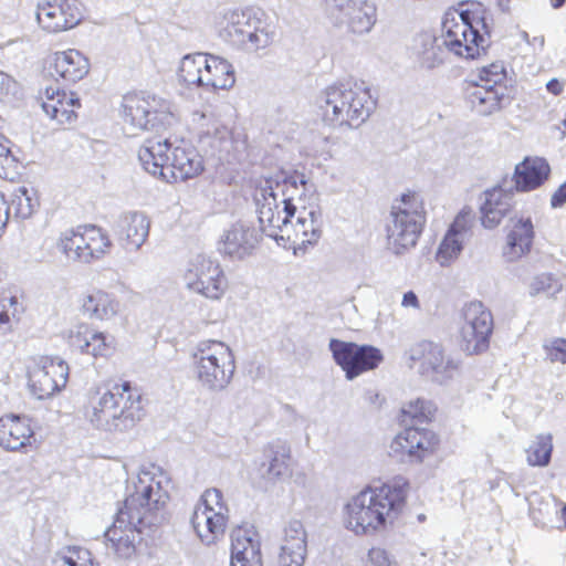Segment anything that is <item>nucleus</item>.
<instances>
[{
  "instance_id": "1",
  "label": "nucleus",
  "mask_w": 566,
  "mask_h": 566,
  "mask_svg": "<svg viewBox=\"0 0 566 566\" xmlns=\"http://www.w3.org/2000/svg\"><path fill=\"white\" fill-rule=\"evenodd\" d=\"M262 232L279 245L305 253L322 235V213L304 175L276 172L254 195Z\"/></svg>"
},
{
  "instance_id": "2",
  "label": "nucleus",
  "mask_w": 566,
  "mask_h": 566,
  "mask_svg": "<svg viewBox=\"0 0 566 566\" xmlns=\"http://www.w3.org/2000/svg\"><path fill=\"white\" fill-rule=\"evenodd\" d=\"M172 488L170 475L156 464L143 465L132 478L124 506L105 532V537L119 557H130L142 530L164 518Z\"/></svg>"
},
{
  "instance_id": "3",
  "label": "nucleus",
  "mask_w": 566,
  "mask_h": 566,
  "mask_svg": "<svg viewBox=\"0 0 566 566\" xmlns=\"http://www.w3.org/2000/svg\"><path fill=\"white\" fill-rule=\"evenodd\" d=\"M407 483L390 482L366 486L342 507V524L356 536H370L392 527L406 505Z\"/></svg>"
},
{
  "instance_id": "4",
  "label": "nucleus",
  "mask_w": 566,
  "mask_h": 566,
  "mask_svg": "<svg viewBox=\"0 0 566 566\" xmlns=\"http://www.w3.org/2000/svg\"><path fill=\"white\" fill-rule=\"evenodd\" d=\"M144 417L142 394L128 381L113 384L91 399L88 420L98 430L108 433L129 432Z\"/></svg>"
},
{
  "instance_id": "5",
  "label": "nucleus",
  "mask_w": 566,
  "mask_h": 566,
  "mask_svg": "<svg viewBox=\"0 0 566 566\" xmlns=\"http://www.w3.org/2000/svg\"><path fill=\"white\" fill-rule=\"evenodd\" d=\"M486 10L480 2L460 3L448 11L442 22V44L463 60L480 57L489 45Z\"/></svg>"
},
{
  "instance_id": "6",
  "label": "nucleus",
  "mask_w": 566,
  "mask_h": 566,
  "mask_svg": "<svg viewBox=\"0 0 566 566\" xmlns=\"http://www.w3.org/2000/svg\"><path fill=\"white\" fill-rule=\"evenodd\" d=\"M317 106L326 125L357 128L368 119L376 102L364 84H334L322 91Z\"/></svg>"
},
{
  "instance_id": "7",
  "label": "nucleus",
  "mask_w": 566,
  "mask_h": 566,
  "mask_svg": "<svg viewBox=\"0 0 566 566\" xmlns=\"http://www.w3.org/2000/svg\"><path fill=\"white\" fill-rule=\"evenodd\" d=\"M426 224L422 197L406 192L397 200L386 227L387 249L395 255H403L413 249Z\"/></svg>"
},
{
  "instance_id": "8",
  "label": "nucleus",
  "mask_w": 566,
  "mask_h": 566,
  "mask_svg": "<svg viewBox=\"0 0 566 566\" xmlns=\"http://www.w3.org/2000/svg\"><path fill=\"white\" fill-rule=\"evenodd\" d=\"M191 368L199 385L209 391L226 389L235 373V357L231 347L218 339L200 340L191 353Z\"/></svg>"
},
{
  "instance_id": "9",
  "label": "nucleus",
  "mask_w": 566,
  "mask_h": 566,
  "mask_svg": "<svg viewBox=\"0 0 566 566\" xmlns=\"http://www.w3.org/2000/svg\"><path fill=\"white\" fill-rule=\"evenodd\" d=\"M217 22L221 36L248 53L268 48L274 40L272 25L252 11L226 10Z\"/></svg>"
},
{
  "instance_id": "10",
  "label": "nucleus",
  "mask_w": 566,
  "mask_h": 566,
  "mask_svg": "<svg viewBox=\"0 0 566 566\" xmlns=\"http://www.w3.org/2000/svg\"><path fill=\"white\" fill-rule=\"evenodd\" d=\"M123 119L129 134L159 129L175 120L174 105L155 95L130 94L123 101Z\"/></svg>"
},
{
  "instance_id": "11",
  "label": "nucleus",
  "mask_w": 566,
  "mask_h": 566,
  "mask_svg": "<svg viewBox=\"0 0 566 566\" xmlns=\"http://www.w3.org/2000/svg\"><path fill=\"white\" fill-rule=\"evenodd\" d=\"M229 513V505L221 490L211 488L201 494L195 505L190 523L203 545H213L224 536Z\"/></svg>"
},
{
  "instance_id": "12",
  "label": "nucleus",
  "mask_w": 566,
  "mask_h": 566,
  "mask_svg": "<svg viewBox=\"0 0 566 566\" xmlns=\"http://www.w3.org/2000/svg\"><path fill=\"white\" fill-rule=\"evenodd\" d=\"M184 281L188 291L210 301H220L229 286L220 262L206 253L189 256L184 270Z\"/></svg>"
},
{
  "instance_id": "13",
  "label": "nucleus",
  "mask_w": 566,
  "mask_h": 566,
  "mask_svg": "<svg viewBox=\"0 0 566 566\" xmlns=\"http://www.w3.org/2000/svg\"><path fill=\"white\" fill-rule=\"evenodd\" d=\"M56 248L70 260L91 263L107 255L113 243L102 228L84 226L61 232Z\"/></svg>"
},
{
  "instance_id": "14",
  "label": "nucleus",
  "mask_w": 566,
  "mask_h": 566,
  "mask_svg": "<svg viewBox=\"0 0 566 566\" xmlns=\"http://www.w3.org/2000/svg\"><path fill=\"white\" fill-rule=\"evenodd\" d=\"M410 367L433 382L444 385L460 371V361L446 352L443 346L431 340L412 344L405 353Z\"/></svg>"
},
{
  "instance_id": "15",
  "label": "nucleus",
  "mask_w": 566,
  "mask_h": 566,
  "mask_svg": "<svg viewBox=\"0 0 566 566\" xmlns=\"http://www.w3.org/2000/svg\"><path fill=\"white\" fill-rule=\"evenodd\" d=\"M69 364L61 357H41L28 369V388L36 399H49L67 384Z\"/></svg>"
},
{
  "instance_id": "16",
  "label": "nucleus",
  "mask_w": 566,
  "mask_h": 566,
  "mask_svg": "<svg viewBox=\"0 0 566 566\" xmlns=\"http://www.w3.org/2000/svg\"><path fill=\"white\" fill-rule=\"evenodd\" d=\"M439 446L438 436L426 428L408 427L390 441L389 455L408 463H421L433 455Z\"/></svg>"
},
{
  "instance_id": "17",
  "label": "nucleus",
  "mask_w": 566,
  "mask_h": 566,
  "mask_svg": "<svg viewBox=\"0 0 566 566\" xmlns=\"http://www.w3.org/2000/svg\"><path fill=\"white\" fill-rule=\"evenodd\" d=\"M492 329L490 311L480 302L469 303L463 310V322L459 332L461 349L469 355L486 350Z\"/></svg>"
},
{
  "instance_id": "18",
  "label": "nucleus",
  "mask_w": 566,
  "mask_h": 566,
  "mask_svg": "<svg viewBox=\"0 0 566 566\" xmlns=\"http://www.w3.org/2000/svg\"><path fill=\"white\" fill-rule=\"evenodd\" d=\"M329 349L348 380L375 369L382 360L380 350L369 345L331 339Z\"/></svg>"
},
{
  "instance_id": "19",
  "label": "nucleus",
  "mask_w": 566,
  "mask_h": 566,
  "mask_svg": "<svg viewBox=\"0 0 566 566\" xmlns=\"http://www.w3.org/2000/svg\"><path fill=\"white\" fill-rule=\"evenodd\" d=\"M36 21L40 28L52 34L76 28L85 17L81 0H48L36 6Z\"/></svg>"
},
{
  "instance_id": "20",
  "label": "nucleus",
  "mask_w": 566,
  "mask_h": 566,
  "mask_svg": "<svg viewBox=\"0 0 566 566\" xmlns=\"http://www.w3.org/2000/svg\"><path fill=\"white\" fill-rule=\"evenodd\" d=\"M329 23L354 34L368 33L376 22V7L365 0H345L327 8Z\"/></svg>"
},
{
  "instance_id": "21",
  "label": "nucleus",
  "mask_w": 566,
  "mask_h": 566,
  "mask_svg": "<svg viewBox=\"0 0 566 566\" xmlns=\"http://www.w3.org/2000/svg\"><path fill=\"white\" fill-rule=\"evenodd\" d=\"M192 124L199 145L211 153H229L233 148L232 128L213 111L193 113Z\"/></svg>"
},
{
  "instance_id": "22",
  "label": "nucleus",
  "mask_w": 566,
  "mask_h": 566,
  "mask_svg": "<svg viewBox=\"0 0 566 566\" xmlns=\"http://www.w3.org/2000/svg\"><path fill=\"white\" fill-rule=\"evenodd\" d=\"M504 231L505 242L502 247V255L505 261L517 262L531 252L536 232L533 217L528 212L512 214Z\"/></svg>"
},
{
  "instance_id": "23",
  "label": "nucleus",
  "mask_w": 566,
  "mask_h": 566,
  "mask_svg": "<svg viewBox=\"0 0 566 566\" xmlns=\"http://www.w3.org/2000/svg\"><path fill=\"white\" fill-rule=\"evenodd\" d=\"M64 337L72 350L94 358L111 357L116 350V340L113 335L93 328L86 323L70 327Z\"/></svg>"
},
{
  "instance_id": "24",
  "label": "nucleus",
  "mask_w": 566,
  "mask_h": 566,
  "mask_svg": "<svg viewBox=\"0 0 566 566\" xmlns=\"http://www.w3.org/2000/svg\"><path fill=\"white\" fill-rule=\"evenodd\" d=\"M0 447L10 452L27 453L38 447L32 418L7 413L0 417Z\"/></svg>"
},
{
  "instance_id": "25",
  "label": "nucleus",
  "mask_w": 566,
  "mask_h": 566,
  "mask_svg": "<svg viewBox=\"0 0 566 566\" xmlns=\"http://www.w3.org/2000/svg\"><path fill=\"white\" fill-rule=\"evenodd\" d=\"M43 112L57 124H72L76 119L80 99L73 92L62 90L57 84H50L39 93Z\"/></svg>"
},
{
  "instance_id": "26",
  "label": "nucleus",
  "mask_w": 566,
  "mask_h": 566,
  "mask_svg": "<svg viewBox=\"0 0 566 566\" xmlns=\"http://www.w3.org/2000/svg\"><path fill=\"white\" fill-rule=\"evenodd\" d=\"M203 171V159L198 150L188 143L171 144L165 181L177 182L195 178Z\"/></svg>"
},
{
  "instance_id": "27",
  "label": "nucleus",
  "mask_w": 566,
  "mask_h": 566,
  "mask_svg": "<svg viewBox=\"0 0 566 566\" xmlns=\"http://www.w3.org/2000/svg\"><path fill=\"white\" fill-rule=\"evenodd\" d=\"M46 63L52 75L66 84L83 80L91 67L86 55L76 49L55 51L49 55Z\"/></svg>"
},
{
  "instance_id": "28",
  "label": "nucleus",
  "mask_w": 566,
  "mask_h": 566,
  "mask_svg": "<svg viewBox=\"0 0 566 566\" xmlns=\"http://www.w3.org/2000/svg\"><path fill=\"white\" fill-rule=\"evenodd\" d=\"M465 98L469 107L481 116L499 113L511 102L506 85L471 84L467 87Z\"/></svg>"
},
{
  "instance_id": "29",
  "label": "nucleus",
  "mask_w": 566,
  "mask_h": 566,
  "mask_svg": "<svg viewBox=\"0 0 566 566\" xmlns=\"http://www.w3.org/2000/svg\"><path fill=\"white\" fill-rule=\"evenodd\" d=\"M81 311L92 321L109 322L120 313V302L117 296L103 289H91L82 294Z\"/></svg>"
},
{
  "instance_id": "30",
  "label": "nucleus",
  "mask_w": 566,
  "mask_h": 566,
  "mask_svg": "<svg viewBox=\"0 0 566 566\" xmlns=\"http://www.w3.org/2000/svg\"><path fill=\"white\" fill-rule=\"evenodd\" d=\"M511 195L501 187L486 189L481 195L480 222L484 229L497 228L512 208Z\"/></svg>"
},
{
  "instance_id": "31",
  "label": "nucleus",
  "mask_w": 566,
  "mask_h": 566,
  "mask_svg": "<svg viewBox=\"0 0 566 566\" xmlns=\"http://www.w3.org/2000/svg\"><path fill=\"white\" fill-rule=\"evenodd\" d=\"M230 566H263L261 542L252 528H239L232 535Z\"/></svg>"
},
{
  "instance_id": "32",
  "label": "nucleus",
  "mask_w": 566,
  "mask_h": 566,
  "mask_svg": "<svg viewBox=\"0 0 566 566\" xmlns=\"http://www.w3.org/2000/svg\"><path fill=\"white\" fill-rule=\"evenodd\" d=\"M258 242L253 228L243 222L232 224L220 239V251L231 258L243 259L249 255Z\"/></svg>"
},
{
  "instance_id": "33",
  "label": "nucleus",
  "mask_w": 566,
  "mask_h": 566,
  "mask_svg": "<svg viewBox=\"0 0 566 566\" xmlns=\"http://www.w3.org/2000/svg\"><path fill=\"white\" fill-rule=\"evenodd\" d=\"M171 143L167 139L149 138L138 150V160L145 171L165 181Z\"/></svg>"
},
{
  "instance_id": "34",
  "label": "nucleus",
  "mask_w": 566,
  "mask_h": 566,
  "mask_svg": "<svg viewBox=\"0 0 566 566\" xmlns=\"http://www.w3.org/2000/svg\"><path fill=\"white\" fill-rule=\"evenodd\" d=\"M551 167L546 159L526 157L516 165L513 181L517 191L526 192L542 186L548 178Z\"/></svg>"
},
{
  "instance_id": "35",
  "label": "nucleus",
  "mask_w": 566,
  "mask_h": 566,
  "mask_svg": "<svg viewBox=\"0 0 566 566\" xmlns=\"http://www.w3.org/2000/svg\"><path fill=\"white\" fill-rule=\"evenodd\" d=\"M150 220L144 212L125 213L118 222V238L127 250L137 251L147 240Z\"/></svg>"
},
{
  "instance_id": "36",
  "label": "nucleus",
  "mask_w": 566,
  "mask_h": 566,
  "mask_svg": "<svg viewBox=\"0 0 566 566\" xmlns=\"http://www.w3.org/2000/svg\"><path fill=\"white\" fill-rule=\"evenodd\" d=\"M234 84L235 70L233 64L222 56L207 53L203 91H229Z\"/></svg>"
},
{
  "instance_id": "37",
  "label": "nucleus",
  "mask_w": 566,
  "mask_h": 566,
  "mask_svg": "<svg viewBox=\"0 0 566 566\" xmlns=\"http://www.w3.org/2000/svg\"><path fill=\"white\" fill-rule=\"evenodd\" d=\"M413 55L421 69L433 70L442 65L446 61V48L442 41L430 34L422 33L415 39L412 46Z\"/></svg>"
},
{
  "instance_id": "38",
  "label": "nucleus",
  "mask_w": 566,
  "mask_h": 566,
  "mask_svg": "<svg viewBox=\"0 0 566 566\" xmlns=\"http://www.w3.org/2000/svg\"><path fill=\"white\" fill-rule=\"evenodd\" d=\"M207 53L187 54L178 63L177 80L188 88L205 90Z\"/></svg>"
},
{
  "instance_id": "39",
  "label": "nucleus",
  "mask_w": 566,
  "mask_h": 566,
  "mask_svg": "<svg viewBox=\"0 0 566 566\" xmlns=\"http://www.w3.org/2000/svg\"><path fill=\"white\" fill-rule=\"evenodd\" d=\"M266 458L269 463L265 476L269 481H282L292 475L293 459L289 444L283 442L271 444L266 450Z\"/></svg>"
},
{
  "instance_id": "40",
  "label": "nucleus",
  "mask_w": 566,
  "mask_h": 566,
  "mask_svg": "<svg viewBox=\"0 0 566 566\" xmlns=\"http://www.w3.org/2000/svg\"><path fill=\"white\" fill-rule=\"evenodd\" d=\"M527 292L532 297L545 295L549 300L566 304V281L553 273L534 275L527 284Z\"/></svg>"
},
{
  "instance_id": "41",
  "label": "nucleus",
  "mask_w": 566,
  "mask_h": 566,
  "mask_svg": "<svg viewBox=\"0 0 566 566\" xmlns=\"http://www.w3.org/2000/svg\"><path fill=\"white\" fill-rule=\"evenodd\" d=\"M553 452V436L539 433L525 448L526 462L531 467L545 468L549 464Z\"/></svg>"
},
{
  "instance_id": "42",
  "label": "nucleus",
  "mask_w": 566,
  "mask_h": 566,
  "mask_svg": "<svg viewBox=\"0 0 566 566\" xmlns=\"http://www.w3.org/2000/svg\"><path fill=\"white\" fill-rule=\"evenodd\" d=\"M280 548L307 554V532L302 521L293 518L286 523Z\"/></svg>"
},
{
  "instance_id": "43",
  "label": "nucleus",
  "mask_w": 566,
  "mask_h": 566,
  "mask_svg": "<svg viewBox=\"0 0 566 566\" xmlns=\"http://www.w3.org/2000/svg\"><path fill=\"white\" fill-rule=\"evenodd\" d=\"M465 243V241L446 232L436 250V262L441 268H450L460 258Z\"/></svg>"
},
{
  "instance_id": "44",
  "label": "nucleus",
  "mask_w": 566,
  "mask_h": 566,
  "mask_svg": "<svg viewBox=\"0 0 566 566\" xmlns=\"http://www.w3.org/2000/svg\"><path fill=\"white\" fill-rule=\"evenodd\" d=\"M52 566H96L92 554L82 547L69 546L55 553Z\"/></svg>"
},
{
  "instance_id": "45",
  "label": "nucleus",
  "mask_w": 566,
  "mask_h": 566,
  "mask_svg": "<svg viewBox=\"0 0 566 566\" xmlns=\"http://www.w3.org/2000/svg\"><path fill=\"white\" fill-rule=\"evenodd\" d=\"M11 206L14 210L15 217L20 219H28L35 212L39 206V200L33 189L22 186L14 190L11 199Z\"/></svg>"
},
{
  "instance_id": "46",
  "label": "nucleus",
  "mask_w": 566,
  "mask_h": 566,
  "mask_svg": "<svg viewBox=\"0 0 566 566\" xmlns=\"http://www.w3.org/2000/svg\"><path fill=\"white\" fill-rule=\"evenodd\" d=\"M474 222L475 212L473 208L464 206L455 214L454 220L447 230V233L468 242L472 235Z\"/></svg>"
},
{
  "instance_id": "47",
  "label": "nucleus",
  "mask_w": 566,
  "mask_h": 566,
  "mask_svg": "<svg viewBox=\"0 0 566 566\" xmlns=\"http://www.w3.org/2000/svg\"><path fill=\"white\" fill-rule=\"evenodd\" d=\"M434 412L433 405L422 398L410 399L401 407L402 421H428Z\"/></svg>"
},
{
  "instance_id": "48",
  "label": "nucleus",
  "mask_w": 566,
  "mask_h": 566,
  "mask_svg": "<svg viewBox=\"0 0 566 566\" xmlns=\"http://www.w3.org/2000/svg\"><path fill=\"white\" fill-rule=\"evenodd\" d=\"M481 85H505L506 69L503 62H493L480 70Z\"/></svg>"
},
{
  "instance_id": "49",
  "label": "nucleus",
  "mask_w": 566,
  "mask_h": 566,
  "mask_svg": "<svg viewBox=\"0 0 566 566\" xmlns=\"http://www.w3.org/2000/svg\"><path fill=\"white\" fill-rule=\"evenodd\" d=\"M543 350L551 363L566 365V338L553 337L545 340Z\"/></svg>"
},
{
  "instance_id": "50",
  "label": "nucleus",
  "mask_w": 566,
  "mask_h": 566,
  "mask_svg": "<svg viewBox=\"0 0 566 566\" xmlns=\"http://www.w3.org/2000/svg\"><path fill=\"white\" fill-rule=\"evenodd\" d=\"M19 91V83L9 74L0 71V103L12 101Z\"/></svg>"
},
{
  "instance_id": "51",
  "label": "nucleus",
  "mask_w": 566,
  "mask_h": 566,
  "mask_svg": "<svg viewBox=\"0 0 566 566\" xmlns=\"http://www.w3.org/2000/svg\"><path fill=\"white\" fill-rule=\"evenodd\" d=\"M15 304V300L9 296H0V334L11 331V307Z\"/></svg>"
},
{
  "instance_id": "52",
  "label": "nucleus",
  "mask_w": 566,
  "mask_h": 566,
  "mask_svg": "<svg viewBox=\"0 0 566 566\" xmlns=\"http://www.w3.org/2000/svg\"><path fill=\"white\" fill-rule=\"evenodd\" d=\"M370 566H398L397 560L384 548L373 547L368 552Z\"/></svg>"
},
{
  "instance_id": "53",
  "label": "nucleus",
  "mask_w": 566,
  "mask_h": 566,
  "mask_svg": "<svg viewBox=\"0 0 566 566\" xmlns=\"http://www.w3.org/2000/svg\"><path fill=\"white\" fill-rule=\"evenodd\" d=\"M307 554L279 549L277 566H304Z\"/></svg>"
},
{
  "instance_id": "54",
  "label": "nucleus",
  "mask_w": 566,
  "mask_h": 566,
  "mask_svg": "<svg viewBox=\"0 0 566 566\" xmlns=\"http://www.w3.org/2000/svg\"><path fill=\"white\" fill-rule=\"evenodd\" d=\"M11 161L10 142L0 133V168H4Z\"/></svg>"
},
{
  "instance_id": "55",
  "label": "nucleus",
  "mask_w": 566,
  "mask_h": 566,
  "mask_svg": "<svg viewBox=\"0 0 566 566\" xmlns=\"http://www.w3.org/2000/svg\"><path fill=\"white\" fill-rule=\"evenodd\" d=\"M10 208L8 206L7 200L4 199V196L0 192V238L6 231L9 216H10Z\"/></svg>"
},
{
  "instance_id": "56",
  "label": "nucleus",
  "mask_w": 566,
  "mask_h": 566,
  "mask_svg": "<svg viewBox=\"0 0 566 566\" xmlns=\"http://www.w3.org/2000/svg\"><path fill=\"white\" fill-rule=\"evenodd\" d=\"M401 306L403 308H412L419 311L421 308L420 301L417 294L412 291L403 293L401 298Z\"/></svg>"
},
{
  "instance_id": "57",
  "label": "nucleus",
  "mask_w": 566,
  "mask_h": 566,
  "mask_svg": "<svg viewBox=\"0 0 566 566\" xmlns=\"http://www.w3.org/2000/svg\"><path fill=\"white\" fill-rule=\"evenodd\" d=\"M566 203V181L558 187V189L552 195L551 206L553 208H560Z\"/></svg>"
},
{
  "instance_id": "58",
  "label": "nucleus",
  "mask_w": 566,
  "mask_h": 566,
  "mask_svg": "<svg viewBox=\"0 0 566 566\" xmlns=\"http://www.w3.org/2000/svg\"><path fill=\"white\" fill-rule=\"evenodd\" d=\"M564 88V85L557 78H552L546 84V90L553 95H559Z\"/></svg>"
},
{
  "instance_id": "59",
  "label": "nucleus",
  "mask_w": 566,
  "mask_h": 566,
  "mask_svg": "<svg viewBox=\"0 0 566 566\" xmlns=\"http://www.w3.org/2000/svg\"><path fill=\"white\" fill-rule=\"evenodd\" d=\"M554 8H559L564 4L565 0H551Z\"/></svg>"
},
{
  "instance_id": "60",
  "label": "nucleus",
  "mask_w": 566,
  "mask_h": 566,
  "mask_svg": "<svg viewBox=\"0 0 566 566\" xmlns=\"http://www.w3.org/2000/svg\"><path fill=\"white\" fill-rule=\"evenodd\" d=\"M510 1H511V0H499L500 6H501L503 9H506V8H507V6H509V2H510Z\"/></svg>"
},
{
  "instance_id": "61",
  "label": "nucleus",
  "mask_w": 566,
  "mask_h": 566,
  "mask_svg": "<svg viewBox=\"0 0 566 566\" xmlns=\"http://www.w3.org/2000/svg\"><path fill=\"white\" fill-rule=\"evenodd\" d=\"M562 517L564 520V523H565V527H566V504L564 505V507L562 509Z\"/></svg>"
},
{
  "instance_id": "62",
  "label": "nucleus",
  "mask_w": 566,
  "mask_h": 566,
  "mask_svg": "<svg viewBox=\"0 0 566 566\" xmlns=\"http://www.w3.org/2000/svg\"><path fill=\"white\" fill-rule=\"evenodd\" d=\"M563 126L566 128V119L563 120Z\"/></svg>"
}]
</instances>
